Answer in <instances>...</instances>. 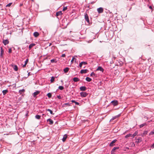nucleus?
Masks as SVG:
<instances>
[{"instance_id":"1","label":"nucleus","mask_w":154,"mask_h":154,"mask_svg":"<svg viewBox=\"0 0 154 154\" xmlns=\"http://www.w3.org/2000/svg\"><path fill=\"white\" fill-rule=\"evenodd\" d=\"M80 94L81 97H85L88 95V94L85 92H80Z\"/></svg>"},{"instance_id":"2","label":"nucleus","mask_w":154,"mask_h":154,"mask_svg":"<svg viewBox=\"0 0 154 154\" xmlns=\"http://www.w3.org/2000/svg\"><path fill=\"white\" fill-rule=\"evenodd\" d=\"M84 16L85 20L88 23H89V20L88 15L86 13H85L84 14Z\"/></svg>"},{"instance_id":"3","label":"nucleus","mask_w":154,"mask_h":154,"mask_svg":"<svg viewBox=\"0 0 154 154\" xmlns=\"http://www.w3.org/2000/svg\"><path fill=\"white\" fill-rule=\"evenodd\" d=\"M97 11L99 13H102L103 11V8L100 7L97 9Z\"/></svg>"},{"instance_id":"4","label":"nucleus","mask_w":154,"mask_h":154,"mask_svg":"<svg viewBox=\"0 0 154 154\" xmlns=\"http://www.w3.org/2000/svg\"><path fill=\"white\" fill-rule=\"evenodd\" d=\"M117 141L116 139H115L112 140L109 144V146H112L115 145V143Z\"/></svg>"},{"instance_id":"5","label":"nucleus","mask_w":154,"mask_h":154,"mask_svg":"<svg viewBox=\"0 0 154 154\" xmlns=\"http://www.w3.org/2000/svg\"><path fill=\"white\" fill-rule=\"evenodd\" d=\"M111 103L114 106H116L118 104V102L117 100H113L111 102Z\"/></svg>"},{"instance_id":"6","label":"nucleus","mask_w":154,"mask_h":154,"mask_svg":"<svg viewBox=\"0 0 154 154\" xmlns=\"http://www.w3.org/2000/svg\"><path fill=\"white\" fill-rule=\"evenodd\" d=\"M47 121L48 122H49V124L50 125H52L54 123L53 121L50 119H48Z\"/></svg>"},{"instance_id":"7","label":"nucleus","mask_w":154,"mask_h":154,"mask_svg":"<svg viewBox=\"0 0 154 154\" xmlns=\"http://www.w3.org/2000/svg\"><path fill=\"white\" fill-rule=\"evenodd\" d=\"M96 71H100L102 72H103L104 71V69L100 66H99L96 70Z\"/></svg>"},{"instance_id":"8","label":"nucleus","mask_w":154,"mask_h":154,"mask_svg":"<svg viewBox=\"0 0 154 154\" xmlns=\"http://www.w3.org/2000/svg\"><path fill=\"white\" fill-rule=\"evenodd\" d=\"M9 42L8 39L3 40V43L5 45H6L8 44Z\"/></svg>"},{"instance_id":"9","label":"nucleus","mask_w":154,"mask_h":154,"mask_svg":"<svg viewBox=\"0 0 154 154\" xmlns=\"http://www.w3.org/2000/svg\"><path fill=\"white\" fill-rule=\"evenodd\" d=\"M40 93V91H36L34 92L33 94V96L34 97H35L36 96L38 95Z\"/></svg>"},{"instance_id":"10","label":"nucleus","mask_w":154,"mask_h":154,"mask_svg":"<svg viewBox=\"0 0 154 154\" xmlns=\"http://www.w3.org/2000/svg\"><path fill=\"white\" fill-rule=\"evenodd\" d=\"M88 70L87 69H82L80 71L81 74L85 73L87 72Z\"/></svg>"},{"instance_id":"11","label":"nucleus","mask_w":154,"mask_h":154,"mask_svg":"<svg viewBox=\"0 0 154 154\" xmlns=\"http://www.w3.org/2000/svg\"><path fill=\"white\" fill-rule=\"evenodd\" d=\"M73 81L75 82H78L80 81V79L77 77L74 78L73 79Z\"/></svg>"},{"instance_id":"12","label":"nucleus","mask_w":154,"mask_h":154,"mask_svg":"<svg viewBox=\"0 0 154 154\" xmlns=\"http://www.w3.org/2000/svg\"><path fill=\"white\" fill-rule=\"evenodd\" d=\"M86 89V87L85 86H81L80 88V89L82 91H85Z\"/></svg>"},{"instance_id":"13","label":"nucleus","mask_w":154,"mask_h":154,"mask_svg":"<svg viewBox=\"0 0 154 154\" xmlns=\"http://www.w3.org/2000/svg\"><path fill=\"white\" fill-rule=\"evenodd\" d=\"M120 114H119L118 115H117L116 116L113 117H112V119L110 120V121H111V120H113L115 119H116L118 117H119L120 116Z\"/></svg>"},{"instance_id":"14","label":"nucleus","mask_w":154,"mask_h":154,"mask_svg":"<svg viewBox=\"0 0 154 154\" xmlns=\"http://www.w3.org/2000/svg\"><path fill=\"white\" fill-rule=\"evenodd\" d=\"M35 45V44L34 43L31 44L29 46V49H30L31 48Z\"/></svg>"},{"instance_id":"15","label":"nucleus","mask_w":154,"mask_h":154,"mask_svg":"<svg viewBox=\"0 0 154 154\" xmlns=\"http://www.w3.org/2000/svg\"><path fill=\"white\" fill-rule=\"evenodd\" d=\"M39 33L37 32H35L33 33V35L35 37H37L39 35Z\"/></svg>"},{"instance_id":"16","label":"nucleus","mask_w":154,"mask_h":154,"mask_svg":"<svg viewBox=\"0 0 154 154\" xmlns=\"http://www.w3.org/2000/svg\"><path fill=\"white\" fill-rule=\"evenodd\" d=\"M67 136L66 134H65L63 137L62 139V141L63 142H64L66 138H67Z\"/></svg>"},{"instance_id":"17","label":"nucleus","mask_w":154,"mask_h":154,"mask_svg":"<svg viewBox=\"0 0 154 154\" xmlns=\"http://www.w3.org/2000/svg\"><path fill=\"white\" fill-rule=\"evenodd\" d=\"M4 53V51L3 50V49L2 47L1 48V54L0 57H2L3 54Z\"/></svg>"},{"instance_id":"18","label":"nucleus","mask_w":154,"mask_h":154,"mask_svg":"<svg viewBox=\"0 0 154 154\" xmlns=\"http://www.w3.org/2000/svg\"><path fill=\"white\" fill-rule=\"evenodd\" d=\"M75 57H77V56H75L74 57H73L72 58V60H71V63H73V62L74 61H75V62H76V58H75Z\"/></svg>"},{"instance_id":"19","label":"nucleus","mask_w":154,"mask_h":154,"mask_svg":"<svg viewBox=\"0 0 154 154\" xmlns=\"http://www.w3.org/2000/svg\"><path fill=\"white\" fill-rule=\"evenodd\" d=\"M69 70V68L68 67H66L64 69L63 71L65 73H66L68 72Z\"/></svg>"},{"instance_id":"20","label":"nucleus","mask_w":154,"mask_h":154,"mask_svg":"<svg viewBox=\"0 0 154 154\" xmlns=\"http://www.w3.org/2000/svg\"><path fill=\"white\" fill-rule=\"evenodd\" d=\"M86 80L88 82H90L91 81V79L89 77H87L86 78Z\"/></svg>"},{"instance_id":"21","label":"nucleus","mask_w":154,"mask_h":154,"mask_svg":"<svg viewBox=\"0 0 154 154\" xmlns=\"http://www.w3.org/2000/svg\"><path fill=\"white\" fill-rule=\"evenodd\" d=\"M57 16L60 15L62 14V12L61 11H60L56 13V14Z\"/></svg>"},{"instance_id":"22","label":"nucleus","mask_w":154,"mask_h":154,"mask_svg":"<svg viewBox=\"0 0 154 154\" xmlns=\"http://www.w3.org/2000/svg\"><path fill=\"white\" fill-rule=\"evenodd\" d=\"M8 92V91L7 90H3L2 91V92L3 94L4 95H5L6 93Z\"/></svg>"},{"instance_id":"23","label":"nucleus","mask_w":154,"mask_h":154,"mask_svg":"<svg viewBox=\"0 0 154 154\" xmlns=\"http://www.w3.org/2000/svg\"><path fill=\"white\" fill-rule=\"evenodd\" d=\"M14 69L15 71H17L18 70V67L17 65H14Z\"/></svg>"},{"instance_id":"24","label":"nucleus","mask_w":154,"mask_h":154,"mask_svg":"<svg viewBox=\"0 0 154 154\" xmlns=\"http://www.w3.org/2000/svg\"><path fill=\"white\" fill-rule=\"evenodd\" d=\"M147 131H145L142 134V136L143 137L144 135H146L147 134Z\"/></svg>"},{"instance_id":"25","label":"nucleus","mask_w":154,"mask_h":154,"mask_svg":"<svg viewBox=\"0 0 154 154\" xmlns=\"http://www.w3.org/2000/svg\"><path fill=\"white\" fill-rule=\"evenodd\" d=\"M46 110L50 112L51 114L53 115L54 114L53 113L52 111L49 109H46Z\"/></svg>"},{"instance_id":"26","label":"nucleus","mask_w":154,"mask_h":154,"mask_svg":"<svg viewBox=\"0 0 154 154\" xmlns=\"http://www.w3.org/2000/svg\"><path fill=\"white\" fill-rule=\"evenodd\" d=\"M137 134V132H135L133 134L131 135V137L133 138L135 136H136Z\"/></svg>"},{"instance_id":"27","label":"nucleus","mask_w":154,"mask_h":154,"mask_svg":"<svg viewBox=\"0 0 154 154\" xmlns=\"http://www.w3.org/2000/svg\"><path fill=\"white\" fill-rule=\"evenodd\" d=\"M146 125V123H144L140 125L139 126V127H140V128H141Z\"/></svg>"},{"instance_id":"28","label":"nucleus","mask_w":154,"mask_h":154,"mask_svg":"<svg viewBox=\"0 0 154 154\" xmlns=\"http://www.w3.org/2000/svg\"><path fill=\"white\" fill-rule=\"evenodd\" d=\"M41 116L38 115H36L35 116V118L38 119H39L40 118Z\"/></svg>"},{"instance_id":"29","label":"nucleus","mask_w":154,"mask_h":154,"mask_svg":"<svg viewBox=\"0 0 154 154\" xmlns=\"http://www.w3.org/2000/svg\"><path fill=\"white\" fill-rule=\"evenodd\" d=\"M54 77L53 76H52L51 79L50 81L51 82H54Z\"/></svg>"},{"instance_id":"30","label":"nucleus","mask_w":154,"mask_h":154,"mask_svg":"<svg viewBox=\"0 0 154 154\" xmlns=\"http://www.w3.org/2000/svg\"><path fill=\"white\" fill-rule=\"evenodd\" d=\"M58 89L61 90H62L64 89V87L63 86H60L58 87Z\"/></svg>"},{"instance_id":"31","label":"nucleus","mask_w":154,"mask_h":154,"mask_svg":"<svg viewBox=\"0 0 154 154\" xmlns=\"http://www.w3.org/2000/svg\"><path fill=\"white\" fill-rule=\"evenodd\" d=\"M47 95L49 98H50L51 97L52 95L51 93H49L47 94Z\"/></svg>"},{"instance_id":"32","label":"nucleus","mask_w":154,"mask_h":154,"mask_svg":"<svg viewBox=\"0 0 154 154\" xmlns=\"http://www.w3.org/2000/svg\"><path fill=\"white\" fill-rule=\"evenodd\" d=\"M119 148L118 147H114L112 149V151H114L116 149H118Z\"/></svg>"},{"instance_id":"33","label":"nucleus","mask_w":154,"mask_h":154,"mask_svg":"<svg viewBox=\"0 0 154 154\" xmlns=\"http://www.w3.org/2000/svg\"><path fill=\"white\" fill-rule=\"evenodd\" d=\"M24 91L25 90L23 89L22 90H20L19 91V93L21 94V92H24Z\"/></svg>"},{"instance_id":"34","label":"nucleus","mask_w":154,"mask_h":154,"mask_svg":"<svg viewBox=\"0 0 154 154\" xmlns=\"http://www.w3.org/2000/svg\"><path fill=\"white\" fill-rule=\"evenodd\" d=\"M131 134H127L125 136V137L128 138V137H129L131 136Z\"/></svg>"},{"instance_id":"35","label":"nucleus","mask_w":154,"mask_h":154,"mask_svg":"<svg viewBox=\"0 0 154 154\" xmlns=\"http://www.w3.org/2000/svg\"><path fill=\"white\" fill-rule=\"evenodd\" d=\"M95 74L94 72H92L91 73L90 75L91 76H94L95 75Z\"/></svg>"},{"instance_id":"36","label":"nucleus","mask_w":154,"mask_h":154,"mask_svg":"<svg viewBox=\"0 0 154 154\" xmlns=\"http://www.w3.org/2000/svg\"><path fill=\"white\" fill-rule=\"evenodd\" d=\"M82 63L83 64V65H86L87 64V62H84V61H83V62H82Z\"/></svg>"},{"instance_id":"37","label":"nucleus","mask_w":154,"mask_h":154,"mask_svg":"<svg viewBox=\"0 0 154 154\" xmlns=\"http://www.w3.org/2000/svg\"><path fill=\"white\" fill-rule=\"evenodd\" d=\"M29 60L28 59H27L26 61H25V65H26L28 62Z\"/></svg>"},{"instance_id":"38","label":"nucleus","mask_w":154,"mask_h":154,"mask_svg":"<svg viewBox=\"0 0 154 154\" xmlns=\"http://www.w3.org/2000/svg\"><path fill=\"white\" fill-rule=\"evenodd\" d=\"M55 59H53L51 60V63H53L55 62Z\"/></svg>"},{"instance_id":"39","label":"nucleus","mask_w":154,"mask_h":154,"mask_svg":"<svg viewBox=\"0 0 154 154\" xmlns=\"http://www.w3.org/2000/svg\"><path fill=\"white\" fill-rule=\"evenodd\" d=\"M12 4V3H9L8 4H7V5H6V7H8L10 6Z\"/></svg>"},{"instance_id":"40","label":"nucleus","mask_w":154,"mask_h":154,"mask_svg":"<svg viewBox=\"0 0 154 154\" xmlns=\"http://www.w3.org/2000/svg\"><path fill=\"white\" fill-rule=\"evenodd\" d=\"M154 134V132L153 131H151L149 134V135H153Z\"/></svg>"},{"instance_id":"41","label":"nucleus","mask_w":154,"mask_h":154,"mask_svg":"<svg viewBox=\"0 0 154 154\" xmlns=\"http://www.w3.org/2000/svg\"><path fill=\"white\" fill-rule=\"evenodd\" d=\"M67 9V7H64L63 8V11H65Z\"/></svg>"},{"instance_id":"42","label":"nucleus","mask_w":154,"mask_h":154,"mask_svg":"<svg viewBox=\"0 0 154 154\" xmlns=\"http://www.w3.org/2000/svg\"><path fill=\"white\" fill-rule=\"evenodd\" d=\"M12 52V50H11V48H10L9 49V50H8V52L9 53H11Z\"/></svg>"},{"instance_id":"43","label":"nucleus","mask_w":154,"mask_h":154,"mask_svg":"<svg viewBox=\"0 0 154 154\" xmlns=\"http://www.w3.org/2000/svg\"><path fill=\"white\" fill-rule=\"evenodd\" d=\"M82 65L83 64L82 63V62L79 63V66L80 68H82Z\"/></svg>"},{"instance_id":"44","label":"nucleus","mask_w":154,"mask_h":154,"mask_svg":"<svg viewBox=\"0 0 154 154\" xmlns=\"http://www.w3.org/2000/svg\"><path fill=\"white\" fill-rule=\"evenodd\" d=\"M66 56V55L65 54H63L61 55V57H65Z\"/></svg>"},{"instance_id":"45","label":"nucleus","mask_w":154,"mask_h":154,"mask_svg":"<svg viewBox=\"0 0 154 154\" xmlns=\"http://www.w3.org/2000/svg\"><path fill=\"white\" fill-rule=\"evenodd\" d=\"M76 105H79V103L78 102H75V103Z\"/></svg>"},{"instance_id":"46","label":"nucleus","mask_w":154,"mask_h":154,"mask_svg":"<svg viewBox=\"0 0 154 154\" xmlns=\"http://www.w3.org/2000/svg\"><path fill=\"white\" fill-rule=\"evenodd\" d=\"M57 97L58 98L60 99L61 98V96L60 95L57 96Z\"/></svg>"},{"instance_id":"47","label":"nucleus","mask_w":154,"mask_h":154,"mask_svg":"<svg viewBox=\"0 0 154 154\" xmlns=\"http://www.w3.org/2000/svg\"><path fill=\"white\" fill-rule=\"evenodd\" d=\"M151 147L152 148H154V143L152 144V145Z\"/></svg>"},{"instance_id":"48","label":"nucleus","mask_w":154,"mask_h":154,"mask_svg":"<svg viewBox=\"0 0 154 154\" xmlns=\"http://www.w3.org/2000/svg\"><path fill=\"white\" fill-rule=\"evenodd\" d=\"M71 101H72V103H75V102H76V101H75V100H72Z\"/></svg>"},{"instance_id":"49","label":"nucleus","mask_w":154,"mask_h":154,"mask_svg":"<svg viewBox=\"0 0 154 154\" xmlns=\"http://www.w3.org/2000/svg\"><path fill=\"white\" fill-rule=\"evenodd\" d=\"M65 104L66 105H68V106H69L70 105H69V103H65Z\"/></svg>"},{"instance_id":"50","label":"nucleus","mask_w":154,"mask_h":154,"mask_svg":"<svg viewBox=\"0 0 154 154\" xmlns=\"http://www.w3.org/2000/svg\"><path fill=\"white\" fill-rule=\"evenodd\" d=\"M149 8L151 9H152V6H149Z\"/></svg>"},{"instance_id":"51","label":"nucleus","mask_w":154,"mask_h":154,"mask_svg":"<svg viewBox=\"0 0 154 154\" xmlns=\"http://www.w3.org/2000/svg\"><path fill=\"white\" fill-rule=\"evenodd\" d=\"M26 65H25V64H24V65H23V67H24L26 66Z\"/></svg>"},{"instance_id":"52","label":"nucleus","mask_w":154,"mask_h":154,"mask_svg":"<svg viewBox=\"0 0 154 154\" xmlns=\"http://www.w3.org/2000/svg\"><path fill=\"white\" fill-rule=\"evenodd\" d=\"M29 72L28 73V75L29 76Z\"/></svg>"},{"instance_id":"53","label":"nucleus","mask_w":154,"mask_h":154,"mask_svg":"<svg viewBox=\"0 0 154 154\" xmlns=\"http://www.w3.org/2000/svg\"><path fill=\"white\" fill-rule=\"evenodd\" d=\"M61 82H63V80H61Z\"/></svg>"},{"instance_id":"54","label":"nucleus","mask_w":154,"mask_h":154,"mask_svg":"<svg viewBox=\"0 0 154 154\" xmlns=\"http://www.w3.org/2000/svg\"><path fill=\"white\" fill-rule=\"evenodd\" d=\"M44 115H44V114H43L42 115H43V116H44Z\"/></svg>"}]
</instances>
